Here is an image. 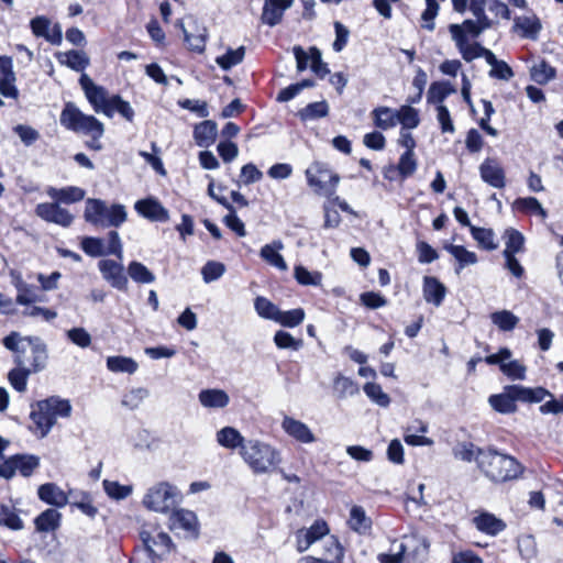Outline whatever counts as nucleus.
Segmentation results:
<instances>
[{
	"instance_id": "a18cd8bd",
	"label": "nucleus",
	"mask_w": 563,
	"mask_h": 563,
	"mask_svg": "<svg viewBox=\"0 0 563 563\" xmlns=\"http://www.w3.org/2000/svg\"><path fill=\"white\" fill-rule=\"evenodd\" d=\"M110 102V115H107L108 118H112L114 113H119L128 122L134 121L135 111L129 101L124 100L120 95H112Z\"/></svg>"
},
{
	"instance_id": "58836bf2",
	"label": "nucleus",
	"mask_w": 563,
	"mask_h": 563,
	"mask_svg": "<svg viewBox=\"0 0 563 563\" xmlns=\"http://www.w3.org/2000/svg\"><path fill=\"white\" fill-rule=\"evenodd\" d=\"M514 208L522 213L538 216L542 220L548 218V211L536 197H520L514 202Z\"/></svg>"
},
{
	"instance_id": "7ed1b4c3",
	"label": "nucleus",
	"mask_w": 563,
	"mask_h": 563,
	"mask_svg": "<svg viewBox=\"0 0 563 563\" xmlns=\"http://www.w3.org/2000/svg\"><path fill=\"white\" fill-rule=\"evenodd\" d=\"M71 413L69 400L51 396L31 405L30 419L33 423L30 430L37 438L47 437L58 418H68Z\"/></svg>"
},
{
	"instance_id": "b1692460",
	"label": "nucleus",
	"mask_w": 563,
	"mask_h": 563,
	"mask_svg": "<svg viewBox=\"0 0 563 563\" xmlns=\"http://www.w3.org/2000/svg\"><path fill=\"white\" fill-rule=\"evenodd\" d=\"M47 196L58 203H76L85 198L86 191L77 186H67L63 188L47 187Z\"/></svg>"
},
{
	"instance_id": "49530a36",
	"label": "nucleus",
	"mask_w": 563,
	"mask_h": 563,
	"mask_svg": "<svg viewBox=\"0 0 563 563\" xmlns=\"http://www.w3.org/2000/svg\"><path fill=\"white\" fill-rule=\"evenodd\" d=\"M556 70L545 60H540L530 68V78L538 85H547L554 79Z\"/></svg>"
},
{
	"instance_id": "72a5a7b5",
	"label": "nucleus",
	"mask_w": 563,
	"mask_h": 563,
	"mask_svg": "<svg viewBox=\"0 0 563 563\" xmlns=\"http://www.w3.org/2000/svg\"><path fill=\"white\" fill-rule=\"evenodd\" d=\"M456 90L449 81H433L427 92V102L437 107L444 106V100Z\"/></svg>"
},
{
	"instance_id": "1a4fd4ad",
	"label": "nucleus",
	"mask_w": 563,
	"mask_h": 563,
	"mask_svg": "<svg viewBox=\"0 0 563 563\" xmlns=\"http://www.w3.org/2000/svg\"><path fill=\"white\" fill-rule=\"evenodd\" d=\"M79 84L93 111L96 113L110 115L109 106L111 103V96H109L108 90L102 86L96 85L85 73L80 76Z\"/></svg>"
},
{
	"instance_id": "4be33fe9",
	"label": "nucleus",
	"mask_w": 563,
	"mask_h": 563,
	"mask_svg": "<svg viewBox=\"0 0 563 563\" xmlns=\"http://www.w3.org/2000/svg\"><path fill=\"white\" fill-rule=\"evenodd\" d=\"M294 0H265L261 20L263 24L275 26L283 20L285 11L290 8Z\"/></svg>"
},
{
	"instance_id": "f704fd0d",
	"label": "nucleus",
	"mask_w": 563,
	"mask_h": 563,
	"mask_svg": "<svg viewBox=\"0 0 563 563\" xmlns=\"http://www.w3.org/2000/svg\"><path fill=\"white\" fill-rule=\"evenodd\" d=\"M444 250L449 252L457 262V266L455 267V273L460 274L461 271L468 266L477 263L478 258L476 253L466 250L463 245L455 244H445Z\"/></svg>"
},
{
	"instance_id": "e433bc0d",
	"label": "nucleus",
	"mask_w": 563,
	"mask_h": 563,
	"mask_svg": "<svg viewBox=\"0 0 563 563\" xmlns=\"http://www.w3.org/2000/svg\"><path fill=\"white\" fill-rule=\"evenodd\" d=\"M217 442L229 450H242V446L246 443L240 431L233 427H224L220 429L217 432Z\"/></svg>"
},
{
	"instance_id": "a19ab883",
	"label": "nucleus",
	"mask_w": 563,
	"mask_h": 563,
	"mask_svg": "<svg viewBox=\"0 0 563 563\" xmlns=\"http://www.w3.org/2000/svg\"><path fill=\"white\" fill-rule=\"evenodd\" d=\"M374 124L378 129L388 130L397 125V110L388 107H377L372 111Z\"/></svg>"
},
{
	"instance_id": "864d4df0",
	"label": "nucleus",
	"mask_w": 563,
	"mask_h": 563,
	"mask_svg": "<svg viewBox=\"0 0 563 563\" xmlns=\"http://www.w3.org/2000/svg\"><path fill=\"white\" fill-rule=\"evenodd\" d=\"M329 113V106L327 101L311 102L305 108L299 110L298 115L302 121L317 120L327 117Z\"/></svg>"
},
{
	"instance_id": "c9c22d12",
	"label": "nucleus",
	"mask_w": 563,
	"mask_h": 563,
	"mask_svg": "<svg viewBox=\"0 0 563 563\" xmlns=\"http://www.w3.org/2000/svg\"><path fill=\"white\" fill-rule=\"evenodd\" d=\"M200 404L206 408H224L229 405V395L217 388L202 389L198 395Z\"/></svg>"
},
{
	"instance_id": "13d9d810",
	"label": "nucleus",
	"mask_w": 563,
	"mask_h": 563,
	"mask_svg": "<svg viewBox=\"0 0 563 563\" xmlns=\"http://www.w3.org/2000/svg\"><path fill=\"white\" fill-rule=\"evenodd\" d=\"M303 319L305 311L302 308H296L287 311H283L279 309L275 322L279 323L283 327L295 328L299 325L303 321Z\"/></svg>"
},
{
	"instance_id": "de8ad7c7",
	"label": "nucleus",
	"mask_w": 563,
	"mask_h": 563,
	"mask_svg": "<svg viewBox=\"0 0 563 563\" xmlns=\"http://www.w3.org/2000/svg\"><path fill=\"white\" fill-rule=\"evenodd\" d=\"M490 321L500 331L510 332L519 323V318L509 310H500L490 313Z\"/></svg>"
},
{
	"instance_id": "c756f323",
	"label": "nucleus",
	"mask_w": 563,
	"mask_h": 563,
	"mask_svg": "<svg viewBox=\"0 0 563 563\" xmlns=\"http://www.w3.org/2000/svg\"><path fill=\"white\" fill-rule=\"evenodd\" d=\"M284 249V243L280 240H275L269 244H265L260 252L261 257L267 264L278 268L279 271H287L288 266L284 257L279 253Z\"/></svg>"
},
{
	"instance_id": "338daca9",
	"label": "nucleus",
	"mask_w": 563,
	"mask_h": 563,
	"mask_svg": "<svg viewBox=\"0 0 563 563\" xmlns=\"http://www.w3.org/2000/svg\"><path fill=\"white\" fill-rule=\"evenodd\" d=\"M366 396L380 407H388L390 404L389 396L383 391L380 385L376 383H366L363 387Z\"/></svg>"
},
{
	"instance_id": "f03ea898",
	"label": "nucleus",
	"mask_w": 563,
	"mask_h": 563,
	"mask_svg": "<svg viewBox=\"0 0 563 563\" xmlns=\"http://www.w3.org/2000/svg\"><path fill=\"white\" fill-rule=\"evenodd\" d=\"M60 125L66 130L90 137L86 146L93 151H101L100 139L104 134V124L91 114L84 113L74 102H66L60 115Z\"/></svg>"
},
{
	"instance_id": "0e129e2a",
	"label": "nucleus",
	"mask_w": 563,
	"mask_h": 563,
	"mask_svg": "<svg viewBox=\"0 0 563 563\" xmlns=\"http://www.w3.org/2000/svg\"><path fill=\"white\" fill-rule=\"evenodd\" d=\"M478 449L479 448L475 446L472 442H462L453 449V455L455 459L463 462L471 463L475 461L477 463Z\"/></svg>"
},
{
	"instance_id": "4468645a",
	"label": "nucleus",
	"mask_w": 563,
	"mask_h": 563,
	"mask_svg": "<svg viewBox=\"0 0 563 563\" xmlns=\"http://www.w3.org/2000/svg\"><path fill=\"white\" fill-rule=\"evenodd\" d=\"M30 27L34 36L43 37L53 45H60L63 41L62 27L58 23L52 25L45 15H37L30 21Z\"/></svg>"
},
{
	"instance_id": "39448f33",
	"label": "nucleus",
	"mask_w": 563,
	"mask_h": 563,
	"mask_svg": "<svg viewBox=\"0 0 563 563\" xmlns=\"http://www.w3.org/2000/svg\"><path fill=\"white\" fill-rule=\"evenodd\" d=\"M240 455L254 474L274 472L282 462L280 453L271 444L260 440H247Z\"/></svg>"
},
{
	"instance_id": "423d86ee",
	"label": "nucleus",
	"mask_w": 563,
	"mask_h": 563,
	"mask_svg": "<svg viewBox=\"0 0 563 563\" xmlns=\"http://www.w3.org/2000/svg\"><path fill=\"white\" fill-rule=\"evenodd\" d=\"M126 210L123 205L114 203L110 207L101 199L86 200L84 218L88 223L102 228H119L126 221Z\"/></svg>"
},
{
	"instance_id": "3c124183",
	"label": "nucleus",
	"mask_w": 563,
	"mask_h": 563,
	"mask_svg": "<svg viewBox=\"0 0 563 563\" xmlns=\"http://www.w3.org/2000/svg\"><path fill=\"white\" fill-rule=\"evenodd\" d=\"M472 238L478 243V245L486 251H494L497 249L495 242V233L492 229L471 227Z\"/></svg>"
},
{
	"instance_id": "7c9ffc66",
	"label": "nucleus",
	"mask_w": 563,
	"mask_h": 563,
	"mask_svg": "<svg viewBox=\"0 0 563 563\" xmlns=\"http://www.w3.org/2000/svg\"><path fill=\"white\" fill-rule=\"evenodd\" d=\"M514 29L521 37L537 40L542 29L541 22L537 15L517 16L515 19Z\"/></svg>"
},
{
	"instance_id": "f3484780",
	"label": "nucleus",
	"mask_w": 563,
	"mask_h": 563,
	"mask_svg": "<svg viewBox=\"0 0 563 563\" xmlns=\"http://www.w3.org/2000/svg\"><path fill=\"white\" fill-rule=\"evenodd\" d=\"M478 169L479 176L485 184L497 189H503L506 186L505 169L497 158H485Z\"/></svg>"
},
{
	"instance_id": "412c9836",
	"label": "nucleus",
	"mask_w": 563,
	"mask_h": 563,
	"mask_svg": "<svg viewBox=\"0 0 563 563\" xmlns=\"http://www.w3.org/2000/svg\"><path fill=\"white\" fill-rule=\"evenodd\" d=\"M517 394V385H508L501 394L492 395L488 402L497 412L514 413L517 411L516 402L519 401Z\"/></svg>"
},
{
	"instance_id": "37998d69",
	"label": "nucleus",
	"mask_w": 563,
	"mask_h": 563,
	"mask_svg": "<svg viewBox=\"0 0 563 563\" xmlns=\"http://www.w3.org/2000/svg\"><path fill=\"white\" fill-rule=\"evenodd\" d=\"M126 273L136 284H152L155 282V275L141 262L132 261L129 263Z\"/></svg>"
},
{
	"instance_id": "052dcab7",
	"label": "nucleus",
	"mask_w": 563,
	"mask_h": 563,
	"mask_svg": "<svg viewBox=\"0 0 563 563\" xmlns=\"http://www.w3.org/2000/svg\"><path fill=\"white\" fill-rule=\"evenodd\" d=\"M102 485L106 494L115 500L125 499L132 494V486L121 485L115 481L104 479Z\"/></svg>"
},
{
	"instance_id": "bf43d9fd",
	"label": "nucleus",
	"mask_w": 563,
	"mask_h": 563,
	"mask_svg": "<svg viewBox=\"0 0 563 563\" xmlns=\"http://www.w3.org/2000/svg\"><path fill=\"white\" fill-rule=\"evenodd\" d=\"M397 169L400 172V179L405 180L411 177L418 167V161L415 153H402L397 163Z\"/></svg>"
},
{
	"instance_id": "8fccbe9b",
	"label": "nucleus",
	"mask_w": 563,
	"mask_h": 563,
	"mask_svg": "<svg viewBox=\"0 0 563 563\" xmlns=\"http://www.w3.org/2000/svg\"><path fill=\"white\" fill-rule=\"evenodd\" d=\"M245 56V47L240 46L235 49L228 48L227 52L216 58V63L223 70H229L232 67L241 64Z\"/></svg>"
},
{
	"instance_id": "79ce46f5",
	"label": "nucleus",
	"mask_w": 563,
	"mask_h": 563,
	"mask_svg": "<svg viewBox=\"0 0 563 563\" xmlns=\"http://www.w3.org/2000/svg\"><path fill=\"white\" fill-rule=\"evenodd\" d=\"M107 368L112 373L134 374L139 364L132 357L115 355L107 358Z\"/></svg>"
},
{
	"instance_id": "2f4dec72",
	"label": "nucleus",
	"mask_w": 563,
	"mask_h": 563,
	"mask_svg": "<svg viewBox=\"0 0 563 563\" xmlns=\"http://www.w3.org/2000/svg\"><path fill=\"white\" fill-rule=\"evenodd\" d=\"M57 60L75 71H84L90 64V59L82 51L70 49L56 54Z\"/></svg>"
},
{
	"instance_id": "ddd939ff",
	"label": "nucleus",
	"mask_w": 563,
	"mask_h": 563,
	"mask_svg": "<svg viewBox=\"0 0 563 563\" xmlns=\"http://www.w3.org/2000/svg\"><path fill=\"white\" fill-rule=\"evenodd\" d=\"M330 528L325 520L317 519L309 528L298 529L295 533L296 549L306 552L314 542L329 534Z\"/></svg>"
},
{
	"instance_id": "09e8293b",
	"label": "nucleus",
	"mask_w": 563,
	"mask_h": 563,
	"mask_svg": "<svg viewBox=\"0 0 563 563\" xmlns=\"http://www.w3.org/2000/svg\"><path fill=\"white\" fill-rule=\"evenodd\" d=\"M397 123L402 130L416 129L420 123L419 111L409 104H404L397 110Z\"/></svg>"
},
{
	"instance_id": "a211bd4d",
	"label": "nucleus",
	"mask_w": 563,
	"mask_h": 563,
	"mask_svg": "<svg viewBox=\"0 0 563 563\" xmlns=\"http://www.w3.org/2000/svg\"><path fill=\"white\" fill-rule=\"evenodd\" d=\"M449 30L459 52L466 62H472L482 57V52L485 47L477 42L470 44L468 38L463 34V30L460 27V24H451Z\"/></svg>"
},
{
	"instance_id": "aec40b11",
	"label": "nucleus",
	"mask_w": 563,
	"mask_h": 563,
	"mask_svg": "<svg viewBox=\"0 0 563 563\" xmlns=\"http://www.w3.org/2000/svg\"><path fill=\"white\" fill-rule=\"evenodd\" d=\"M134 208L140 216L150 221L167 222L169 220L168 210L155 198L139 200Z\"/></svg>"
},
{
	"instance_id": "a878e982",
	"label": "nucleus",
	"mask_w": 563,
	"mask_h": 563,
	"mask_svg": "<svg viewBox=\"0 0 563 563\" xmlns=\"http://www.w3.org/2000/svg\"><path fill=\"white\" fill-rule=\"evenodd\" d=\"M422 292L423 298L428 303L439 307L444 300L446 288L437 277L424 276Z\"/></svg>"
},
{
	"instance_id": "6e6552de",
	"label": "nucleus",
	"mask_w": 563,
	"mask_h": 563,
	"mask_svg": "<svg viewBox=\"0 0 563 563\" xmlns=\"http://www.w3.org/2000/svg\"><path fill=\"white\" fill-rule=\"evenodd\" d=\"M181 500V493L179 489L168 483L159 482L147 489L142 504L152 511L167 514Z\"/></svg>"
},
{
	"instance_id": "ea45409f",
	"label": "nucleus",
	"mask_w": 563,
	"mask_h": 563,
	"mask_svg": "<svg viewBox=\"0 0 563 563\" xmlns=\"http://www.w3.org/2000/svg\"><path fill=\"white\" fill-rule=\"evenodd\" d=\"M15 301L21 306H30L35 302H44L45 296L38 294L36 286L27 283H19Z\"/></svg>"
},
{
	"instance_id": "20e7f679",
	"label": "nucleus",
	"mask_w": 563,
	"mask_h": 563,
	"mask_svg": "<svg viewBox=\"0 0 563 563\" xmlns=\"http://www.w3.org/2000/svg\"><path fill=\"white\" fill-rule=\"evenodd\" d=\"M477 466L495 483L514 481L523 471L522 465L515 457L492 449H478Z\"/></svg>"
},
{
	"instance_id": "473e14b6",
	"label": "nucleus",
	"mask_w": 563,
	"mask_h": 563,
	"mask_svg": "<svg viewBox=\"0 0 563 563\" xmlns=\"http://www.w3.org/2000/svg\"><path fill=\"white\" fill-rule=\"evenodd\" d=\"M217 123L206 120L197 124L194 129V139L198 146L208 147L212 145L217 139Z\"/></svg>"
},
{
	"instance_id": "9b49d317",
	"label": "nucleus",
	"mask_w": 563,
	"mask_h": 563,
	"mask_svg": "<svg viewBox=\"0 0 563 563\" xmlns=\"http://www.w3.org/2000/svg\"><path fill=\"white\" fill-rule=\"evenodd\" d=\"M35 214L45 222L54 223L63 228L73 224L75 217L66 208L56 201L41 202L35 207Z\"/></svg>"
},
{
	"instance_id": "c85d7f7f",
	"label": "nucleus",
	"mask_w": 563,
	"mask_h": 563,
	"mask_svg": "<svg viewBox=\"0 0 563 563\" xmlns=\"http://www.w3.org/2000/svg\"><path fill=\"white\" fill-rule=\"evenodd\" d=\"M372 519L362 506H352L347 519V526L352 531L358 534H367L372 530Z\"/></svg>"
},
{
	"instance_id": "e2e57ef3",
	"label": "nucleus",
	"mask_w": 563,
	"mask_h": 563,
	"mask_svg": "<svg viewBox=\"0 0 563 563\" xmlns=\"http://www.w3.org/2000/svg\"><path fill=\"white\" fill-rule=\"evenodd\" d=\"M225 273V265L217 261H208L201 268L202 279L206 284L218 280Z\"/></svg>"
},
{
	"instance_id": "dca6fc26",
	"label": "nucleus",
	"mask_w": 563,
	"mask_h": 563,
	"mask_svg": "<svg viewBox=\"0 0 563 563\" xmlns=\"http://www.w3.org/2000/svg\"><path fill=\"white\" fill-rule=\"evenodd\" d=\"M472 523L476 530L489 537H496L507 528V523L501 518L486 510L476 511Z\"/></svg>"
},
{
	"instance_id": "6e6d98bb",
	"label": "nucleus",
	"mask_w": 563,
	"mask_h": 563,
	"mask_svg": "<svg viewBox=\"0 0 563 563\" xmlns=\"http://www.w3.org/2000/svg\"><path fill=\"white\" fill-rule=\"evenodd\" d=\"M517 549L520 556L528 562L533 560L538 554L537 542L531 534L519 536L517 539Z\"/></svg>"
},
{
	"instance_id": "4d7b16f0",
	"label": "nucleus",
	"mask_w": 563,
	"mask_h": 563,
	"mask_svg": "<svg viewBox=\"0 0 563 563\" xmlns=\"http://www.w3.org/2000/svg\"><path fill=\"white\" fill-rule=\"evenodd\" d=\"M254 308L261 318L273 321L277 319L279 312V308L275 303L262 296L255 298Z\"/></svg>"
},
{
	"instance_id": "f8f14e48",
	"label": "nucleus",
	"mask_w": 563,
	"mask_h": 563,
	"mask_svg": "<svg viewBox=\"0 0 563 563\" xmlns=\"http://www.w3.org/2000/svg\"><path fill=\"white\" fill-rule=\"evenodd\" d=\"M199 521L194 511L184 508L172 511L169 516L170 530H180L185 533V537L197 539L199 537Z\"/></svg>"
},
{
	"instance_id": "6ab92c4d",
	"label": "nucleus",
	"mask_w": 563,
	"mask_h": 563,
	"mask_svg": "<svg viewBox=\"0 0 563 563\" xmlns=\"http://www.w3.org/2000/svg\"><path fill=\"white\" fill-rule=\"evenodd\" d=\"M0 93L5 98H18L13 62L10 56H0Z\"/></svg>"
},
{
	"instance_id": "774afa93",
	"label": "nucleus",
	"mask_w": 563,
	"mask_h": 563,
	"mask_svg": "<svg viewBox=\"0 0 563 563\" xmlns=\"http://www.w3.org/2000/svg\"><path fill=\"white\" fill-rule=\"evenodd\" d=\"M148 394V390L144 387L133 388L123 395L121 404L122 406L134 410L140 407Z\"/></svg>"
},
{
	"instance_id": "f257e3e1",
	"label": "nucleus",
	"mask_w": 563,
	"mask_h": 563,
	"mask_svg": "<svg viewBox=\"0 0 563 563\" xmlns=\"http://www.w3.org/2000/svg\"><path fill=\"white\" fill-rule=\"evenodd\" d=\"M3 346L13 353L14 367L8 373V382L18 393H25L31 374L42 372L48 362L47 344L36 335L21 336L12 331L2 339Z\"/></svg>"
},
{
	"instance_id": "393cba45",
	"label": "nucleus",
	"mask_w": 563,
	"mask_h": 563,
	"mask_svg": "<svg viewBox=\"0 0 563 563\" xmlns=\"http://www.w3.org/2000/svg\"><path fill=\"white\" fill-rule=\"evenodd\" d=\"M140 536L145 547L144 552L147 554L155 555V547L158 548L162 553H168L174 548L173 541L166 532H157L155 536H152L147 531H142Z\"/></svg>"
},
{
	"instance_id": "9d476101",
	"label": "nucleus",
	"mask_w": 563,
	"mask_h": 563,
	"mask_svg": "<svg viewBox=\"0 0 563 563\" xmlns=\"http://www.w3.org/2000/svg\"><path fill=\"white\" fill-rule=\"evenodd\" d=\"M40 466V459L32 454H15L7 457L0 466V476L10 479L18 471L22 476L29 477Z\"/></svg>"
},
{
	"instance_id": "680f3d73",
	"label": "nucleus",
	"mask_w": 563,
	"mask_h": 563,
	"mask_svg": "<svg viewBox=\"0 0 563 563\" xmlns=\"http://www.w3.org/2000/svg\"><path fill=\"white\" fill-rule=\"evenodd\" d=\"M294 275L298 284L303 286H319L322 280V274L319 272H309L301 265L294 269Z\"/></svg>"
},
{
	"instance_id": "c03bdc74",
	"label": "nucleus",
	"mask_w": 563,
	"mask_h": 563,
	"mask_svg": "<svg viewBox=\"0 0 563 563\" xmlns=\"http://www.w3.org/2000/svg\"><path fill=\"white\" fill-rule=\"evenodd\" d=\"M0 526L10 530H22L24 523L19 517L16 509L7 504H0Z\"/></svg>"
},
{
	"instance_id": "603ef678",
	"label": "nucleus",
	"mask_w": 563,
	"mask_h": 563,
	"mask_svg": "<svg viewBox=\"0 0 563 563\" xmlns=\"http://www.w3.org/2000/svg\"><path fill=\"white\" fill-rule=\"evenodd\" d=\"M506 245L503 254H517L525 250V236L514 228L505 231Z\"/></svg>"
},
{
	"instance_id": "bb28decb",
	"label": "nucleus",
	"mask_w": 563,
	"mask_h": 563,
	"mask_svg": "<svg viewBox=\"0 0 563 563\" xmlns=\"http://www.w3.org/2000/svg\"><path fill=\"white\" fill-rule=\"evenodd\" d=\"M38 498L52 506L62 508L68 504L66 493L54 483H46L38 487Z\"/></svg>"
},
{
	"instance_id": "2eb2a0df",
	"label": "nucleus",
	"mask_w": 563,
	"mask_h": 563,
	"mask_svg": "<svg viewBox=\"0 0 563 563\" xmlns=\"http://www.w3.org/2000/svg\"><path fill=\"white\" fill-rule=\"evenodd\" d=\"M98 268L103 277L113 288L118 290L128 289V277L121 261L101 260L98 263Z\"/></svg>"
},
{
	"instance_id": "69168bd1",
	"label": "nucleus",
	"mask_w": 563,
	"mask_h": 563,
	"mask_svg": "<svg viewBox=\"0 0 563 563\" xmlns=\"http://www.w3.org/2000/svg\"><path fill=\"white\" fill-rule=\"evenodd\" d=\"M331 547L334 549V560L328 561L311 555L303 556L299 560V563H343L344 548L340 543L339 539L334 536L331 537Z\"/></svg>"
},
{
	"instance_id": "5701e85b",
	"label": "nucleus",
	"mask_w": 563,
	"mask_h": 563,
	"mask_svg": "<svg viewBox=\"0 0 563 563\" xmlns=\"http://www.w3.org/2000/svg\"><path fill=\"white\" fill-rule=\"evenodd\" d=\"M282 427L284 431L296 441L301 443H312L316 441V438L309 427L294 418L285 417L282 422Z\"/></svg>"
},
{
	"instance_id": "5fc2aeb1",
	"label": "nucleus",
	"mask_w": 563,
	"mask_h": 563,
	"mask_svg": "<svg viewBox=\"0 0 563 563\" xmlns=\"http://www.w3.org/2000/svg\"><path fill=\"white\" fill-rule=\"evenodd\" d=\"M333 389L339 398H346L358 393V385L352 378L338 375L333 382Z\"/></svg>"
},
{
	"instance_id": "cd10ccee",
	"label": "nucleus",
	"mask_w": 563,
	"mask_h": 563,
	"mask_svg": "<svg viewBox=\"0 0 563 563\" xmlns=\"http://www.w3.org/2000/svg\"><path fill=\"white\" fill-rule=\"evenodd\" d=\"M517 396L519 397V401L526 404H539L549 398L548 401L559 400V397L555 398L554 395L542 386L538 387H526L522 385H517Z\"/></svg>"
},
{
	"instance_id": "4c0bfd02",
	"label": "nucleus",
	"mask_w": 563,
	"mask_h": 563,
	"mask_svg": "<svg viewBox=\"0 0 563 563\" xmlns=\"http://www.w3.org/2000/svg\"><path fill=\"white\" fill-rule=\"evenodd\" d=\"M60 519V512L56 509L48 508L34 519L35 529L38 532H53L59 528Z\"/></svg>"
},
{
	"instance_id": "0eeeda50",
	"label": "nucleus",
	"mask_w": 563,
	"mask_h": 563,
	"mask_svg": "<svg viewBox=\"0 0 563 563\" xmlns=\"http://www.w3.org/2000/svg\"><path fill=\"white\" fill-rule=\"evenodd\" d=\"M307 185L319 196L332 198L338 189L340 176L328 163L313 161L305 170Z\"/></svg>"
}]
</instances>
